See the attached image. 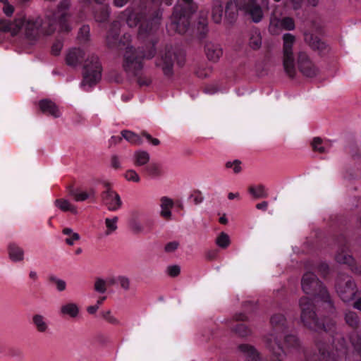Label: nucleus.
Listing matches in <instances>:
<instances>
[{
	"instance_id": "obj_1",
	"label": "nucleus",
	"mask_w": 361,
	"mask_h": 361,
	"mask_svg": "<svg viewBox=\"0 0 361 361\" xmlns=\"http://www.w3.org/2000/svg\"><path fill=\"white\" fill-rule=\"evenodd\" d=\"M153 1L139 0L138 4L133 1V6L137 7H128L122 13L129 27H134L139 25L138 37L149 43L146 47L147 50L143 47L135 49L130 46L131 41L130 34L125 33L122 37L119 38L121 23L118 20L114 21L107 31L106 42L109 47L119 49L122 47H126L123 64L126 71H133L136 73L137 70L143 68L144 59H152L156 54L155 46L158 40L155 34L159 28V20L151 9Z\"/></svg>"
},
{
	"instance_id": "obj_2",
	"label": "nucleus",
	"mask_w": 361,
	"mask_h": 361,
	"mask_svg": "<svg viewBox=\"0 0 361 361\" xmlns=\"http://www.w3.org/2000/svg\"><path fill=\"white\" fill-rule=\"evenodd\" d=\"M70 5L69 0H61L57 10L47 15L44 19L40 17H22L16 18L13 23L1 19L0 32H11L12 35H16L20 30H23L25 38L31 42H35L40 34L51 35L58 27L60 32L68 33L71 29L68 13Z\"/></svg>"
},
{
	"instance_id": "obj_3",
	"label": "nucleus",
	"mask_w": 361,
	"mask_h": 361,
	"mask_svg": "<svg viewBox=\"0 0 361 361\" xmlns=\"http://www.w3.org/2000/svg\"><path fill=\"white\" fill-rule=\"evenodd\" d=\"M271 332L265 339L266 345L272 353L274 357L270 361H283L281 359L282 354L295 353L305 357L298 337L294 334H286L288 332L287 320L281 314H274L270 319Z\"/></svg>"
},
{
	"instance_id": "obj_4",
	"label": "nucleus",
	"mask_w": 361,
	"mask_h": 361,
	"mask_svg": "<svg viewBox=\"0 0 361 361\" xmlns=\"http://www.w3.org/2000/svg\"><path fill=\"white\" fill-rule=\"evenodd\" d=\"M196 9L193 0H182L173 8L170 28L180 35L186 33L190 29L191 16Z\"/></svg>"
},
{
	"instance_id": "obj_5",
	"label": "nucleus",
	"mask_w": 361,
	"mask_h": 361,
	"mask_svg": "<svg viewBox=\"0 0 361 361\" xmlns=\"http://www.w3.org/2000/svg\"><path fill=\"white\" fill-rule=\"evenodd\" d=\"M102 66L99 57L95 54H91L85 60L82 71V81L81 85L85 91L86 86L92 87L98 83L102 78Z\"/></svg>"
},
{
	"instance_id": "obj_6",
	"label": "nucleus",
	"mask_w": 361,
	"mask_h": 361,
	"mask_svg": "<svg viewBox=\"0 0 361 361\" xmlns=\"http://www.w3.org/2000/svg\"><path fill=\"white\" fill-rule=\"evenodd\" d=\"M338 247V252L335 259L340 264H347L353 273L356 275L361 274V266L357 264L352 255L348 253L349 243L344 234H340L334 239Z\"/></svg>"
},
{
	"instance_id": "obj_7",
	"label": "nucleus",
	"mask_w": 361,
	"mask_h": 361,
	"mask_svg": "<svg viewBox=\"0 0 361 361\" xmlns=\"http://www.w3.org/2000/svg\"><path fill=\"white\" fill-rule=\"evenodd\" d=\"M177 64L182 67L185 64V55L182 51H173L171 49H166L164 55L156 63L157 66L160 67L164 75L167 78L173 75V65Z\"/></svg>"
},
{
	"instance_id": "obj_8",
	"label": "nucleus",
	"mask_w": 361,
	"mask_h": 361,
	"mask_svg": "<svg viewBox=\"0 0 361 361\" xmlns=\"http://www.w3.org/2000/svg\"><path fill=\"white\" fill-rule=\"evenodd\" d=\"M338 295L345 302L352 300L357 293V286L351 276L339 274L335 283Z\"/></svg>"
},
{
	"instance_id": "obj_9",
	"label": "nucleus",
	"mask_w": 361,
	"mask_h": 361,
	"mask_svg": "<svg viewBox=\"0 0 361 361\" xmlns=\"http://www.w3.org/2000/svg\"><path fill=\"white\" fill-rule=\"evenodd\" d=\"M283 68L288 75L293 78L296 73L293 52V47L295 42V37L290 33H286L283 35Z\"/></svg>"
},
{
	"instance_id": "obj_10",
	"label": "nucleus",
	"mask_w": 361,
	"mask_h": 361,
	"mask_svg": "<svg viewBox=\"0 0 361 361\" xmlns=\"http://www.w3.org/2000/svg\"><path fill=\"white\" fill-rule=\"evenodd\" d=\"M101 200L110 212H116L123 205L120 195L112 189L111 184L107 182L104 183V190L101 193Z\"/></svg>"
},
{
	"instance_id": "obj_11",
	"label": "nucleus",
	"mask_w": 361,
	"mask_h": 361,
	"mask_svg": "<svg viewBox=\"0 0 361 361\" xmlns=\"http://www.w3.org/2000/svg\"><path fill=\"white\" fill-rule=\"evenodd\" d=\"M297 63L299 71L305 76L312 78L317 75V68L305 52L298 53Z\"/></svg>"
},
{
	"instance_id": "obj_12",
	"label": "nucleus",
	"mask_w": 361,
	"mask_h": 361,
	"mask_svg": "<svg viewBox=\"0 0 361 361\" xmlns=\"http://www.w3.org/2000/svg\"><path fill=\"white\" fill-rule=\"evenodd\" d=\"M247 319V317L244 313H238L233 317L228 326L238 336L246 337L251 333L250 328L244 324Z\"/></svg>"
},
{
	"instance_id": "obj_13",
	"label": "nucleus",
	"mask_w": 361,
	"mask_h": 361,
	"mask_svg": "<svg viewBox=\"0 0 361 361\" xmlns=\"http://www.w3.org/2000/svg\"><path fill=\"white\" fill-rule=\"evenodd\" d=\"M67 190L70 196H71L76 202H83L90 200L94 202L96 199V190L94 188H90L87 190L80 188H75L73 185H68Z\"/></svg>"
},
{
	"instance_id": "obj_14",
	"label": "nucleus",
	"mask_w": 361,
	"mask_h": 361,
	"mask_svg": "<svg viewBox=\"0 0 361 361\" xmlns=\"http://www.w3.org/2000/svg\"><path fill=\"white\" fill-rule=\"evenodd\" d=\"M243 8L255 23H259L264 16L261 6L257 4H245Z\"/></svg>"
},
{
	"instance_id": "obj_15",
	"label": "nucleus",
	"mask_w": 361,
	"mask_h": 361,
	"mask_svg": "<svg viewBox=\"0 0 361 361\" xmlns=\"http://www.w3.org/2000/svg\"><path fill=\"white\" fill-rule=\"evenodd\" d=\"M305 41L312 49L319 51L320 54H324L327 50L326 44L312 33H305Z\"/></svg>"
},
{
	"instance_id": "obj_16",
	"label": "nucleus",
	"mask_w": 361,
	"mask_h": 361,
	"mask_svg": "<svg viewBox=\"0 0 361 361\" xmlns=\"http://www.w3.org/2000/svg\"><path fill=\"white\" fill-rule=\"evenodd\" d=\"M204 51L207 59L213 62L218 61L223 54V50L221 46L213 42L206 43Z\"/></svg>"
},
{
	"instance_id": "obj_17",
	"label": "nucleus",
	"mask_w": 361,
	"mask_h": 361,
	"mask_svg": "<svg viewBox=\"0 0 361 361\" xmlns=\"http://www.w3.org/2000/svg\"><path fill=\"white\" fill-rule=\"evenodd\" d=\"M85 52L80 48L70 49L66 57V62L70 66H76L85 59Z\"/></svg>"
},
{
	"instance_id": "obj_18",
	"label": "nucleus",
	"mask_w": 361,
	"mask_h": 361,
	"mask_svg": "<svg viewBox=\"0 0 361 361\" xmlns=\"http://www.w3.org/2000/svg\"><path fill=\"white\" fill-rule=\"evenodd\" d=\"M39 107L42 113L51 115L54 118L61 116L58 106L54 102L48 99H42L39 102Z\"/></svg>"
},
{
	"instance_id": "obj_19",
	"label": "nucleus",
	"mask_w": 361,
	"mask_h": 361,
	"mask_svg": "<svg viewBox=\"0 0 361 361\" xmlns=\"http://www.w3.org/2000/svg\"><path fill=\"white\" fill-rule=\"evenodd\" d=\"M238 349L246 357V361H260V354L257 349L250 344H240Z\"/></svg>"
},
{
	"instance_id": "obj_20",
	"label": "nucleus",
	"mask_w": 361,
	"mask_h": 361,
	"mask_svg": "<svg viewBox=\"0 0 361 361\" xmlns=\"http://www.w3.org/2000/svg\"><path fill=\"white\" fill-rule=\"evenodd\" d=\"M262 39L259 29L253 28L249 32L248 46L254 50H259L262 47Z\"/></svg>"
},
{
	"instance_id": "obj_21",
	"label": "nucleus",
	"mask_w": 361,
	"mask_h": 361,
	"mask_svg": "<svg viewBox=\"0 0 361 361\" xmlns=\"http://www.w3.org/2000/svg\"><path fill=\"white\" fill-rule=\"evenodd\" d=\"M161 212L160 215L166 220H169L171 218V209L173 207V202L171 199L167 197H162L160 200Z\"/></svg>"
},
{
	"instance_id": "obj_22",
	"label": "nucleus",
	"mask_w": 361,
	"mask_h": 361,
	"mask_svg": "<svg viewBox=\"0 0 361 361\" xmlns=\"http://www.w3.org/2000/svg\"><path fill=\"white\" fill-rule=\"evenodd\" d=\"M80 309L76 303L68 302L63 305L60 308V313L62 315H68L71 318H75L79 314Z\"/></svg>"
},
{
	"instance_id": "obj_23",
	"label": "nucleus",
	"mask_w": 361,
	"mask_h": 361,
	"mask_svg": "<svg viewBox=\"0 0 361 361\" xmlns=\"http://www.w3.org/2000/svg\"><path fill=\"white\" fill-rule=\"evenodd\" d=\"M8 254L11 259L13 262H20L24 258V251L23 248L16 243H10L8 247Z\"/></svg>"
},
{
	"instance_id": "obj_24",
	"label": "nucleus",
	"mask_w": 361,
	"mask_h": 361,
	"mask_svg": "<svg viewBox=\"0 0 361 361\" xmlns=\"http://www.w3.org/2000/svg\"><path fill=\"white\" fill-rule=\"evenodd\" d=\"M99 7L94 11V17L97 22L104 23L108 20L110 10L109 6L107 5L100 4Z\"/></svg>"
},
{
	"instance_id": "obj_25",
	"label": "nucleus",
	"mask_w": 361,
	"mask_h": 361,
	"mask_svg": "<svg viewBox=\"0 0 361 361\" xmlns=\"http://www.w3.org/2000/svg\"><path fill=\"white\" fill-rule=\"evenodd\" d=\"M149 154L144 150L135 152L133 155V164L135 166H145L149 161Z\"/></svg>"
},
{
	"instance_id": "obj_26",
	"label": "nucleus",
	"mask_w": 361,
	"mask_h": 361,
	"mask_svg": "<svg viewBox=\"0 0 361 361\" xmlns=\"http://www.w3.org/2000/svg\"><path fill=\"white\" fill-rule=\"evenodd\" d=\"M55 206L59 208L63 212H69L73 214H78V208L76 206L72 204L69 201L65 199H56L55 200Z\"/></svg>"
},
{
	"instance_id": "obj_27",
	"label": "nucleus",
	"mask_w": 361,
	"mask_h": 361,
	"mask_svg": "<svg viewBox=\"0 0 361 361\" xmlns=\"http://www.w3.org/2000/svg\"><path fill=\"white\" fill-rule=\"evenodd\" d=\"M32 323L35 325L37 331L39 333L46 332L49 328L47 319L39 314L33 315Z\"/></svg>"
},
{
	"instance_id": "obj_28",
	"label": "nucleus",
	"mask_w": 361,
	"mask_h": 361,
	"mask_svg": "<svg viewBox=\"0 0 361 361\" xmlns=\"http://www.w3.org/2000/svg\"><path fill=\"white\" fill-rule=\"evenodd\" d=\"M143 171L151 178H158L163 175V171L160 164L157 163H152L147 165Z\"/></svg>"
},
{
	"instance_id": "obj_29",
	"label": "nucleus",
	"mask_w": 361,
	"mask_h": 361,
	"mask_svg": "<svg viewBox=\"0 0 361 361\" xmlns=\"http://www.w3.org/2000/svg\"><path fill=\"white\" fill-rule=\"evenodd\" d=\"M208 20L204 18H200L196 25V35L199 39H204L208 32Z\"/></svg>"
},
{
	"instance_id": "obj_30",
	"label": "nucleus",
	"mask_w": 361,
	"mask_h": 361,
	"mask_svg": "<svg viewBox=\"0 0 361 361\" xmlns=\"http://www.w3.org/2000/svg\"><path fill=\"white\" fill-rule=\"evenodd\" d=\"M121 135L123 138L133 145H140L142 143L141 137L133 131L123 130L121 132Z\"/></svg>"
},
{
	"instance_id": "obj_31",
	"label": "nucleus",
	"mask_w": 361,
	"mask_h": 361,
	"mask_svg": "<svg viewBox=\"0 0 361 361\" xmlns=\"http://www.w3.org/2000/svg\"><path fill=\"white\" fill-rule=\"evenodd\" d=\"M249 193L255 199L265 198L268 196L265 187L263 185L257 186H250L248 188Z\"/></svg>"
},
{
	"instance_id": "obj_32",
	"label": "nucleus",
	"mask_w": 361,
	"mask_h": 361,
	"mask_svg": "<svg viewBox=\"0 0 361 361\" xmlns=\"http://www.w3.org/2000/svg\"><path fill=\"white\" fill-rule=\"evenodd\" d=\"M346 324L353 329L356 330L359 327L360 319L356 312L348 311L345 314Z\"/></svg>"
},
{
	"instance_id": "obj_33",
	"label": "nucleus",
	"mask_w": 361,
	"mask_h": 361,
	"mask_svg": "<svg viewBox=\"0 0 361 361\" xmlns=\"http://www.w3.org/2000/svg\"><path fill=\"white\" fill-rule=\"evenodd\" d=\"M225 17L228 19L230 23H233L237 16V9L235 4L231 1L228 2L224 9Z\"/></svg>"
},
{
	"instance_id": "obj_34",
	"label": "nucleus",
	"mask_w": 361,
	"mask_h": 361,
	"mask_svg": "<svg viewBox=\"0 0 361 361\" xmlns=\"http://www.w3.org/2000/svg\"><path fill=\"white\" fill-rule=\"evenodd\" d=\"M62 233L68 235L65 241L68 245H73L75 242L80 239V235L78 233L73 232L70 228H64L62 230Z\"/></svg>"
},
{
	"instance_id": "obj_35",
	"label": "nucleus",
	"mask_w": 361,
	"mask_h": 361,
	"mask_svg": "<svg viewBox=\"0 0 361 361\" xmlns=\"http://www.w3.org/2000/svg\"><path fill=\"white\" fill-rule=\"evenodd\" d=\"M142 69V68L140 70H137L136 73H134L133 71H126V72L131 73L134 76L137 77V83L138 84V85L140 87H143V86L147 87L151 84L152 80L146 75H139L140 72L141 71Z\"/></svg>"
},
{
	"instance_id": "obj_36",
	"label": "nucleus",
	"mask_w": 361,
	"mask_h": 361,
	"mask_svg": "<svg viewBox=\"0 0 361 361\" xmlns=\"http://www.w3.org/2000/svg\"><path fill=\"white\" fill-rule=\"evenodd\" d=\"M90 26L83 25L79 30L78 38L80 43L88 42L90 37Z\"/></svg>"
},
{
	"instance_id": "obj_37",
	"label": "nucleus",
	"mask_w": 361,
	"mask_h": 361,
	"mask_svg": "<svg viewBox=\"0 0 361 361\" xmlns=\"http://www.w3.org/2000/svg\"><path fill=\"white\" fill-rule=\"evenodd\" d=\"M224 8L222 5H217L213 7L212 17L215 23H220L222 20Z\"/></svg>"
},
{
	"instance_id": "obj_38",
	"label": "nucleus",
	"mask_w": 361,
	"mask_h": 361,
	"mask_svg": "<svg viewBox=\"0 0 361 361\" xmlns=\"http://www.w3.org/2000/svg\"><path fill=\"white\" fill-rule=\"evenodd\" d=\"M312 147L314 151L319 152V153H325L326 152V147L323 143L322 140L316 137L312 142Z\"/></svg>"
},
{
	"instance_id": "obj_39",
	"label": "nucleus",
	"mask_w": 361,
	"mask_h": 361,
	"mask_svg": "<svg viewBox=\"0 0 361 361\" xmlns=\"http://www.w3.org/2000/svg\"><path fill=\"white\" fill-rule=\"evenodd\" d=\"M281 27L286 30H293L295 25L293 18L284 17L280 20Z\"/></svg>"
},
{
	"instance_id": "obj_40",
	"label": "nucleus",
	"mask_w": 361,
	"mask_h": 361,
	"mask_svg": "<svg viewBox=\"0 0 361 361\" xmlns=\"http://www.w3.org/2000/svg\"><path fill=\"white\" fill-rule=\"evenodd\" d=\"M118 219L117 216H114L112 219L106 218L105 219V224L107 228V231H106V235L111 234L113 231L117 229V221Z\"/></svg>"
},
{
	"instance_id": "obj_41",
	"label": "nucleus",
	"mask_w": 361,
	"mask_h": 361,
	"mask_svg": "<svg viewBox=\"0 0 361 361\" xmlns=\"http://www.w3.org/2000/svg\"><path fill=\"white\" fill-rule=\"evenodd\" d=\"M216 243L221 248H226L230 244L229 236L221 232L216 238Z\"/></svg>"
},
{
	"instance_id": "obj_42",
	"label": "nucleus",
	"mask_w": 361,
	"mask_h": 361,
	"mask_svg": "<svg viewBox=\"0 0 361 361\" xmlns=\"http://www.w3.org/2000/svg\"><path fill=\"white\" fill-rule=\"evenodd\" d=\"M8 355L18 360H23L25 358V353L23 349L17 347L11 348L8 350Z\"/></svg>"
},
{
	"instance_id": "obj_43",
	"label": "nucleus",
	"mask_w": 361,
	"mask_h": 361,
	"mask_svg": "<svg viewBox=\"0 0 361 361\" xmlns=\"http://www.w3.org/2000/svg\"><path fill=\"white\" fill-rule=\"evenodd\" d=\"M116 281H118V285H119L121 288L124 291H128L130 290V280L128 277L123 275H119L118 276V279Z\"/></svg>"
},
{
	"instance_id": "obj_44",
	"label": "nucleus",
	"mask_w": 361,
	"mask_h": 361,
	"mask_svg": "<svg viewBox=\"0 0 361 361\" xmlns=\"http://www.w3.org/2000/svg\"><path fill=\"white\" fill-rule=\"evenodd\" d=\"M49 281L56 284V288L59 291H63L66 288V283L65 281L59 279L54 275H51L49 277Z\"/></svg>"
},
{
	"instance_id": "obj_45",
	"label": "nucleus",
	"mask_w": 361,
	"mask_h": 361,
	"mask_svg": "<svg viewBox=\"0 0 361 361\" xmlns=\"http://www.w3.org/2000/svg\"><path fill=\"white\" fill-rule=\"evenodd\" d=\"M240 164L241 161L238 159H235L233 161H227L225 166L227 169H232L235 173H239L242 170Z\"/></svg>"
},
{
	"instance_id": "obj_46",
	"label": "nucleus",
	"mask_w": 361,
	"mask_h": 361,
	"mask_svg": "<svg viewBox=\"0 0 361 361\" xmlns=\"http://www.w3.org/2000/svg\"><path fill=\"white\" fill-rule=\"evenodd\" d=\"M315 269L321 276L326 277L329 274V267L327 263L321 262L317 265Z\"/></svg>"
},
{
	"instance_id": "obj_47",
	"label": "nucleus",
	"mask_w": 361,
	"mask_h": 361,
	"mask_svg": "<svg viewBox=\"0 0 361 361\" xmlns=\"http://www.w3.org/2000/svg\"><path fill=\"white\" fill-rule=\"evenodd\" d=\"M102 316L103 319H105L109 324H111L114 325H118L120 324L119 320L117 319L115 317H114L111 314V312L110 310L103 312L102 313Z\"/></svg>"
},
{
	"instance_id": "obj_48",
	"label": "nucleus",
	"mask_w": 361,
	"mask_h": 361,
	"mask_svg": "<svg viewBox=\"0 0 361 361\" xmlns=\"http://www.w3.org/2000/svg\"><path fill=\"white\" fill-rule=\"evenodd\" d=\"M125 178L128 181L138 183L140 180L137 173L133 169L128 170L125 173Z\"/></svg>"
},
{
	"instance_id": "obj_49",
	"label": "nucleus",
	"mask_w": 361,
	"mask_h": 361,
	"mask_svg": "<svg viewBox=\"0 0 361 361\" xmlns=\"http://www.w3.org/2000/svg\"><path fill=\"white\" fill-rule=\"evenodd\" d=\"M94 290L100 293H104L106 291V281L102 279H97L94 283Z\"/></svg>"
},
{
	"instance_id": "obj_50",
	"label": "nucleus",
	"mask_w": 361,
	"mask_h": 361,
	"mask_svg": "<svg viewBox=\"0 0 361 361\" xmlns=\"http://www.w3.org/2000/svg\"><path fill=\"white\" fill-rule=\"evenodd\" d=\"M62 47L63 42L59 39H56V41L54 42L51 47V54L54 56L59 55Z\"/></svg>"
},
{
	"instance_id": "obj_51",
	"label": "nucleus",
	"mask_w": 361,
	"mask_h": 361,
	"mask_svg": "<svg viewBox=\"0 0 361 361\" xmlns=\"http://www.w3.org/2000/svg\"><path fill=\"white\" fill-rule=\"evenodd\" d=\"M130 226L134 233H142L144 230L143 226L140 221H130Z\"/></svg>"
},
{
	"instance_id": "obj_52",
	"label": "nucleus",
	"mask_w": 361,
	"mask_h": 361,
	"mask_svg": "<svg viewBox=\"0 0 361 361\" xmlns=\"http://www.w3.org/2000/svg\"><path fill=\"white\" fill-rule=\"evenodd\" d=\"M179 247V243L178 241H171L166 244L164 250L167 253L173 252Z\"/></svg>"
},
{
	"instance_id": "obj_53",
	"label": "nucleus",
	"mask_w": 361,
	"mask_h": 361,
	"mask_svg": "<svg viewBox=\"0 0 361 361\" xmlns=\"http://www.w3.org/2000/svg\"><path fill=\"white\" fill-rule=\"evenodd\" d=\"M141 135L145 137L149 142H150L154 146H157L160 144L159 140L157 138H154L149 135L147 132L143 130L141 133Z\"/></svg>"
},
{
	"instance_id": "obj_54",
	"label": "nucleus",
	"mask_w": 361,
	"mask_h": 361,
	"mask_svg": "<svg viewBox=\"0 0 361 361\" xmlns=\"http://www.w3.org/2000/svg\"><path fill=\"white\" fill-rule=\"evenodd\" d=\"M180 269L178 265H172L168 267V274L170 276L176 277L179 275Z\"/></svg>"
},
{
	"instance_id": "obj_55",
	"label": "nucleus",
	"mask_w": 361,
	"mask_h": 361,
	"mask_svg": "<svg viewBox=\"0 0 361 361\" xmlns=\"http://www.w3.org/2000/svg\"><path fill=\"white\" fill-rule=\"evenodd\" d=\"M195 204H200L203 200V197L200 192H195L190 197Z\"/></svg>"
},
{
	"instance_id": "obj_56",
	"label": "nucleus",
	"mask_w": 361,
	"mask_h": 361,
	"mask_svg": "<svg viewBox=\"0 0 361 361\" xmlns=\"http://www.w3.org/2000/svg\"><path fill=\"white\" fill-rule=\"evenodd\" d=\"M111 165L114 169H121V162L117 155H113L111 159Z\"/></svg>"
},
{
	"instance_id": "obj_57",
	"label": "nucleus",
	"mask_w": 361,
	"mask_h": 361,
	"mask_svg": "<svg viewBox=\"0 0 361 361\" xmlns=\"http://www.w3.org/2000/svg\"><path fill=\"white\" fill-rule=\"evenodd\" d=\"M142 213L138 210H134L131 212L130 221H139Z\"/></svg>"
},
{
	"instance_id": "obj_58",
	"label": "nucleus",
	"mask_w": 361,
	"mask_h": 361,
	"mask_svg": "<svg viewBox=\"0 0 361 361\" xmlns=\"http://www.w3.org/2000/svg\"><path fill=\"white\" fill-rule=\"evenodd\" d=\"M3 11H4V13L7 16H11L13 14V11H14V8H13V6L6 4H5L4 6Z\"/></svg>"
},
{
	"instance_id": "obj_59",
	"label": "nucleus",
	"mask_w": 361,
	"mask_h": 361,
	"mask_svg": "<svg viewBox=\"0 0 361 361\" xmlns=\"http://www.w3.org/2000/svg\"><path fill=\"white\" fill-rule=\"evenodd\" d=\"M290 1L292 4L293 8L296 11L302 7L304 0H290Z\"/></svg>"
},
{
	"instance_id": "obj_60",
	"label": "nucleus",
	"mask_w": 361,
	"mask_h": 361,
	"mask_svg": "<svg viewBox=\"0 0 361 361\" xmlns=\"http://www.w3.org/2000/svg\"><path fill=\"white\" fill-rule=\"evenodd\" d=\"M268 207V202L267 201H263L260 203L256 204V208L259 210L266 211Z\"/></svg>"
},
{
	"instance_id": "obj_61",
	"label": "nucleus",
	"mask_w": 361,
	"mask_h": 361,
	"mask_svg": "<svg viewBox=\"0 0 361 361\" xmlns=\"http://www.w3.org/2000/svg\"><path fill=\"white\" fill-rule=\"evenodd\" d=\"M114 4L116 7H123L125 6L130 0H113Z\"/></svg>"
},
{
	"instance_id": "obj_62",
	"label": "nucleus",
	"mask_w": 361,
	"mask_h": 361,
	"mask_svg": "<svg viewBox=\"0 0 361 361\" xmlns=\"http://www.w3.org/2000/svg\"><path fill=\"white\" fill-rule=\"evenodd\" d=\"M217 255V252L215 250H210L209 252H207V258L209 259V260H213L216 258Z\"/></svg>"
},
{
	"instance_id": "obj_63",
	"label": "nucleus",
	"mask_w": 361,
	"mask_h": 361,
	"mask_svg": "<svg viewBox=\"0 0 361 361\" xmlns=\"http://www.w3.org/2000/svg\"><path fill=\"white\" fill-rule=\"evenodd\" d=\"M98 309L99 306L95 305L88 307L87 310L89 314H93L97 311Z\"/></svg>"
},
{
	"instance_id": "obj_64",
	"label": "nucleus",
	"mask_w": 361,
	"mask_h": 361,
	"mask_svg": "<svg viewBox=\"0 0 361 361\" xmlns=\"http://www.w3.org/2000/svg\"><path fill=\"white\" fill-rule=\"evenodd\" d=\"M353 307L361 311V297L354 302Z\"/></svg>"
}]
</instances>
